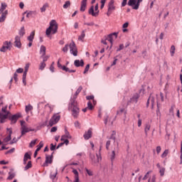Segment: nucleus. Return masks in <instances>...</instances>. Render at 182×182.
Instances as JSON below:
<instances>
[{
  "mask_svg": "<svg viewBox=\"0 0 182 182\" xmlns=\"http://www.w3.org/2000/svg\"><path fill=\"white\" fill-rule=\"evenodd\" d=\"M56 174H58V170H55L53 173L50 174V178L54 180L56 178Z\"/></svg>",
  "mask_w": 182,
  "mask_h": 182,
  "instance_id": "obj_42",
  "label": "nucleus"
},
{
  "mask_svg": "<svg viewBox=\"0 0 182 182\" xmlns=\"http://www.w3.org/2000/svg\"><path fill=\"white\" fill-rule=\"evenodd\" d=\"M85 171L87 172L88 176H93V171H92L91 170L87 169V168H85Z\"/></svg>",
  "mask_w": 182,
  "mask_h": 182,
  "instance_id": "obj_51",
  "label": "nucleus"
},
{
  "mask_svg": "<svg viewBox=\"0 0 182 182\" xmlns=\"http://www.w3.org/2000/svg\"><path fill=\"white\" fill-rule=\"evenodd\" d=\"M65 139H72V136L69 134V132H66L65 134L61 137V140L63 141Z\"/></svg>",
  "mask_w": 182,
  "mask_h": 182,
  "instance_id": "obj_28",
  "label": "nucleus"
},
{
  "mask_svg": "<svg viewBox=\"0 0 182 182\" xmlns=\"http://www.w3.org/2000/svg\"><path fill=\"white\" fill-rule=\"evenodd\" d=\"M20 36H23L25 35V27H21L20 31H19Z\"/></svg>",
  "mask_w": 182,
  "mask_h": 182,
  "instance_id": "obj_41",
  "label": "nucleus"
},
{
  "mask_svg": "<svg viewBox=\"0 0 182 182\" xmlns=\"http://www.w3.org/2000/svg\"><path fill=\"white\" fill-rule=\"evenodd\" d=\"M155 102L156 100L154 99V97L152 95H151L148 99L146 106L149 107V104L151 103L152 107H154Z\"/></svg>",
  "mask_w": 182,
  "mask_h": 182,
  "instance_id": "obj_19",
  "label": "nucleus"
},
{
  "mask_svg": "<svg viewBox=\"0 0 182 182\" xmlns=\"http://www.w3.org/2000/svg\"><path fill=\"white\" fill-rule=\"evenodd\" d=\"M151 127V126L149 124H146L145 125L144 133H145L146 137H147L149 136V132H150Z\"/></svg>",
  "mask_w": 182,
  "mask_h": 182,
  "instance_id": "obj_23",
  "label": "nucleus"
},
{
  "mask_svg": "<svg viewBox=\"0 0 182 182\" xmlns=\"http://www.w3.org/2000/svg\"><path fill=\"white\" fill-rule=\"evenodd\" d=\"M114 11H116V6H114V0H110V1L108 3L107 16H110L111 14H113Z\"/></svg>",
  "mask_w": 182,
  "mask_h": 182,
  "instance_id": "obj_6",
  "label": "nucleus"
},
{
  "mask_svg": "<svg viewBox=\"0 0 182 182\" xmlns=\"http://www.w3.org/2000/svg\"><path fill=\"white\" fill-rule=\"evenodd\" d=\"M166 171V168H160L159 169V173L161 177H163V176H164V173Z\"/></svg>",
  "mask_w": 182,
  "mask_h": 182,
  "instance_id": "obj_43",
  "label": "nucleus"
},
{
  "mask_svg": "<svg viewBox=\"0 0 182 182\" xmlns=\"http://www.w3.org/2000/svg\"><path fill=\"white\" fill-rule=\"evenodd\" d=\"M69 48H70V52L71 55H73V56H77V48H76V44L75 43V42L72 41L69 45Z\"/></svg>",
  "mask_w": 182,
  "mask_h": 182,
  "instance_id": "obj_9",
  "label": "nucleus"
},
{
  "mask_svg": "<svg viewBox=\"0 0 182 182\" xmlns=\"http://www.w3.org/2000/svg\"><path fill=\"white\" fill-rule=\"evenodd\" d=\"M60 120V115L59 114H55L51 119H50L49 124L50 126H53Z\"/></svg>",
  "mask_w": 182,
  "mask_h": 182,
  "instance_id": "obj_8",
  "label": "nucleus"
},
{
  "mask_svg": "<svg viewBox=\"0 0 182 182\" xmlns=\"http://www.w3.org/2000/svg\"><path fill=\"white\" fill-rule=\"evenodd\" d=\"M32 168V161H28L27 165L24 167V171H26V170H29V168Z\"/></svg>",
  "mask_w": 182,
  "mask_h": 182,
  "instance_id": "obj_32",
  "label": "nucleus"
},
{
  "mask_svg": "<svg viewBox=\"0 0 182 182\" xmlns=\"http://www.w3.org/2000/svg\"><path fill=\"white\" fill-rule=\"evenodd\" d=\"M21 137H22V136H24V134H26V133H29V132H33V129L28 128L26 126V122H25V121H21Z\"/></svg>",
  "mask_w": 182,
  "mask_h": 182,
  "instance_id": "obj_4",
  "label": "nucleus"
},
{
  "mask_svg": "<svg viewBox=\"0 0 182 182\" xmlns=\"http://www.w3.org/2000/svg\"><path fill=\"white\" fill-rule=\"evenodd\" d=\"M68 50H69V45L66 44L63 48V52L66 53H68Z\"/></svg>",
  "mask_w": 182,
  "mask_h": 182,
  "instance_id": "obj_47",
  "label": "nucleus"
},
{
  "mask_svg": "<svg viewBox=\"0 0 182 182\" xmlns=\"http://www.w3.org/2000/svg\"><path fill=\"white\" fill-rule=\"evenodd\" d=\"M87 109H89L90 110H92L93 109V105L92 104L91 101H89L87 102Z\"/></svg>",
  "mask_w": 182,
  "mask_h": 182,
  "instance_id": "obj_45",
  "label": "nucleus"
},
{
  "mask_svg": "<svg viewBox=\"0 0 182 182\" xmlns=\"http://www.w3.org/2000/svg\"><path fill=\"white\" fill-rule=\"evenodd\" d=\"M122 113H124V116L127 114L124 108H121L117 112V114H119V116L122 115Z\"/></svg>",
  "mask_w": 182,
  "mask_h": 182,
  "instance_id": "obj_26",
  "label": "nucleus"
},
{
  "mask_svg": "<svg viewBox=\"0 0 182 182\" xmlns=\"http://www.w3.org/2000/svg\"><path fill=\"white\" fill-rule=\"evenodd\" d=\"M45 109H49L50 112H52L53 110V108L49 105V104L46 105Z\"/></svg>",
  "mask_w": 182,
  "mask_h": 182,
  "instance_id": "obj_55",
  "label": "nucleus"
},
{
  "mask_svg": "<svg viewBox=\"0 0 182 182\" xmlns=\"http://www.w3.org/2000/svg\"><path fill=\"white\" fill-rule=\"evenodd\" d=\"M33 38H35V31H32L30 36L28 37L29 41L33 42Z\"/></svg>",
  "mask_w": 182,
  "mask_h": 182,
  "instance_id": "obj_29",
  "label": "nucleus"
},
{
  "mask_svg": "<svg viewBox=\"0 0 182 182\" xmlns=\"http://www.w3.org/2000/svg\"><path fill=\"white\" fill-rule=\"evenodd\" d=\"M40 54L41 55V56H45V55H46V47H45V46H41Z\"/></svg>",
  "mask_w": 182,
  "mask_h": 182,
  "instance_id": "obj_24",
  "label": "nucleus"
},
{
  "mask_svg": "<svg viewBox=\"0 0 182 182\" xmlns=\"http://www.w3.org/2000/svg\"><path fill=\"white\" fill-rule=\"evenodd\" d=\"M92 134V129L90 128V129H88V131L86 132L84 134V135H83V137H84L85 140H89V139H91Z\"/></svg>",
  "mask_w": 182,
  "mask_h": 182,
  "instance_id": "obj_16",
  "label": "nucleus"
},
{
  "mask_svg": "<svg viewBox=\"0 0 182 182\" xmlns=\"http://www.w3.org/2000/svg\"><path fill=\"white\" fill-rule=\"evenodd\" d=\"M23 83L24 85V86H26V75L23 74Z\"/></svg>",
  "mask_w": 182,
  "mask_h": 182,
  "instance_id": "obj_54",
  "label": "nucleus"
},
{
  "mask_svg": "<svg viewBox=\"0 0 182 182\" xmlns=\"http://www.w3.org/2000/svg\"><path fill=\"white\" fill-rule=\"evenodd\" d=\"M140 2H143V0H137L136 6L134 7V9H135L136 11L139 9L140 6Z\"/></svg>",
  "mask_w": 182,
  "mask_h": 182,
  "instance_id": "obj_36",
  "label": "nucleus"
},
{
  "mask_svg": "<svg viewBox=\"0 0 182 182\" xmlns=\"http://www.w3.org/2000/svg\"><path fill=\"white\" fill-rule=\"evenodd\" d=\"M73 173L75 174L74 178H79V172H77V170L73 169Z\"/></svg>",
  "mask_w": 182,
  "mask_h": 182,
  "instance_id": "obj_38",
  "label": "nucleus"
},
{
  "mask_svg": "<svg viewBox=\"0 0 182 182\" xmlns=\"http://www.w3.org/2000/svg\"><path fill=\"white\" fill-rule=\"evenodd\" d=\"M82 89L83 87H82V86H80L78 87V89L75 92V95L73 98H71L68 106V110L71 112L72 116H73L74 119H77V117H79L80 109H79V106L77 105V102H76V99H77V96L79 95V93L82 92Z\"/></svg>",
  "mask_w": 182,
  "mask_h": 182,
  "instance_id": "obj_1",
  "label": "nucleus"
},
{
  "mask_svg": "<svg viewBox=\"0 0 182 182\" xmlns=\"http://www.w3.org/2000/svg\"><path fill=\"white\" fill-rule=\"evenodd\" d=\"M31 110H33V107L31 105H26V112L29 113Z\"/></svg>",
  "mask_w": 182,
  "mask_h": 182,
  "instance_id": "obj_30",
  "label": "nucleus"
},
{
  "mask_svg": "<svg viewBox=\"0 0 182 182\" xmlns=\"http://www.w3.org/2000/svg\"><path fill=\"white\" fill-rule=\"evenodd\" d=\"M70 6V2L69 1H65V4L63 5L64 9H68Z\"/></svg>",
  "mask_w": 182,
  "mask_h": 182,
  "instance_id": "obj_40",
  "label": "nucleus"
},
{
  "mask_svg": "<svg viewBox=\"0 0 182 182\" xmlns=\"http://www.w3.org/2000/svg\"><path fill=\"white\" fill-rule=\"evenodd\" d=\"M160 151H161V146H156L157 154H160Z\"/></svg>",
  "mask_w": 182,
  "mask_h": 182,
  "instance_id": "obj_60",
  "label": "nucleus"
},
{
  "mask_svg": "<svg viewBox=\"0 0 182 182\" xmlns=\"http://www.w3.org/2000/svg\"><path fill=\"white\" fill-rule=\"evenodd\" d=\"M176 51V47L174 46H171V56L174 55V52Z\"/></svg>",
  "mask_w": 182,
  "mask_h": 182,
  "instance_id": "obj_49",
  "label": "nucleus"
},
{
  "mask_svg": "<svg viewBox=\"0 0 182 182\" xmlns=\"http://www.w3.org/2000/svg\"><path fill=\"white\" fill-rule=\"evenodd\" d=\"M60 120V115L59 114H55L51 119H50L49 124L50 126H53Z\"/></svg>",
  "mask_w": 182,
  "mask_h": 182,
  "instance_id": "obj_7",
  "label": "nucleus"
},
{
  "mask_svg": "<svg viewBox=\"0 0 182 182\" xmlns=\"http://www.w3.org/2000/svg\"><path fill=\"white\" fill-rule=\"evenodd\" d=\"M114 39H117V33H111L108 35V36L107 37L106 40L110 42L111 43L110 48L113 46V41H114Z\"/></svg>",
  "mask_w": 182,
  "mask_h": 182,
  "instance_id": "obj_11",
  "label": "nucleus"
},
{
  "mask_svg": "<svg viewBox=\"0 0 182 182\" xmlns=\"http://www.w3.org/2000/svg\"><path fill=\"white\" fill-rule=\"evenodd\" d=\"M86 99H87V100H93L95 99V96H93V95L87 96Z\"/></svg>",
  "mask_w": 182,
  "mask_h": 182,
  "instance_id": "obj_61",
  "label": "nucleus"
},
{
  "mask_svg": "<svg viewBox=\"0 0 182 182\" xmlns=\"http://www.w3.org/2000/svg\"><path fill=\"white\" fill-rule=\"evenodd\" d=\"M100 151H102V146H100L99 154H96L98 162L102 160V154H100Z\"/></svg>",
  "mask_w": 182,
  "mask_h": 182,
  "instance_id": "obj_27",
  "label": "nucleus"
},
{
  "mask_svg": "<svg viewBox=\"0 0 182 182\" xmlns=\"http://www.w3.org/2000/svg\"><path fill=\"white\" fill-rule=\"evenodd\" d=\"M74 65L76 68H80V66L82 68V66H85V62L83 60H75L74 61Z\"/></svg>",
  "mask_w": 182,
  "mask_h": 182,
  "instance_id": "obj_17",
  "label": "nucleus"
},
{
  "mask_svg": "<svg viewBox=\"0 0 182 182\" xmlns=\"http://www.w3.org/2000/svg\"><path fill=\"white\" fill-rule=\"evenodd\" d=\"M58 33V23H56V21L52 20L50 22V26L46 29V35L47 36H49L50 33L52 35H55V33Z\"/></svg>",
  "mask_w": 182,
  "mask_h": 182,
  "instance_id": "obj_2",
  "label": "nucleus"
},
{
  "mask_svg": "<svg viewBox=\"0 0 182 182\" xmlns=\"http://www.w3.org/2000/svg\"><path fill=\"white\" fill-rule=\"evenodd\" d=\"M150 173H151V171H148L147 173H146V174L144 176V178H142V180H147V178H148V176H149V174Z\"/></svg>",
  "mask_w": 182,
  "mask_h": 182,
  "instance_id": "obj_59",
  "label": "nucleus"
},
{
  "mask_svg": "<svg viewBox=\"0 0 182 182\" xmlns=\"http://www.w3.org/2000/svg\"><path fill=\"white\" fill-rule=\"evenodd\" d=\"M110 141H107L106 143V149L107 150H109V147L110 146Z\"/></svg>",
  "mask_w": 182,
  "mask_h": 182,
  "instance_id": "obj_64",
  "label": "nucleus"
},
{
  "mask_svg": "<svg viewBox=\"0 0 182 182\" xmlns=\"http://www.w3.org/2000/svg\"><path fill=\"white\" fill-rule=\"evenodd\" d=\"M52 161H53V153H52L51 156H46V162L44 164V166L48 167V164H52Z\"/></svg>",
  "mask_w": 182,
  "mask_h": 182,
  "instance_id": "obj_12",
  "label": "nucleus"
},
{
  "mask_svg": "<svg viewBox=\"0 0 182 182\" xmlns=\"http://www.w3.org/2000/svg\"><path fill=\"white\" fill-rule=\"evenodd\" d=\"M9 177L7 178L8 180H12V178H14V177H15V173L9 172Z\"/></svg>",
  "mask_w": 182,
  "mask_h": 182,
  "instance_id": "obj_44",
  "label": "nucleus"
},
{
  "mask_svg": "<svg viewBox=\"0 0 182 182\" xmlns=\"http://www.w3.org/2000/svg\"><path fill=\"white\" fill-rule=\"evenodd\" d=\"M1 16L0 17V23L2 22H5V20L6 19V16L8 15V10L4 11V13H1Z\"/></svg>",
  "mask_w": 182,
  "mask_h": 182,
  "instance_id": "obj_21",
  "label": "nucleus"
},
{
  "mask_svg": "<svg viewBox=\"0 0 182 182\" xmlns=\"http://www.w3.org/2000/svg\"><path fill=\"white\" fill-rule=\"evenodd\" d=\"M139 97H140V95L135 93L132 97L130 98V100L128 103H137L139 101Z\"/></svg>",
  "mask_w": 182,
  "mask_h": 182,
  "instance_id": "obj_14",
  "label": "nucleus"
},
{
  "mask_svg": "<svg viewBox=\"0 0 182 182\" xmlns=\"http://www.w3.org/2000/svg\"><path fill=\"white\" fill-rule=\"evenodd\" d=\"M21 117V114H16L13 115L11 117V123L13 124L16 123V122H18V119H20Z\"/></svg>",
  "mask_w": 182,
  "mask_h": 182,
  "instance_id": "obj_18",
  "label": "nucleus"
},
{
  "mask_svg": "<svg viewBox=\"0 0 182 182\" xmlns=\"http://www.w3.org/2000/svg\"><path fill=\"white\" fill-rule=\"evenodd\" d=\"M87 5V0H82L81 2V7H80L81 12H85V11H86Z\"/></svg>",
  "mask_w": 182,
  "mask_h": 182,
  "instance_id": "obj_20",
  "label": "nucleus"
},
{
  "mask_svg": "<svg viewBox=\"0 0 182 182\" xmlns=\"http://www.w3.org/2000/svg\"><path fill=\"white\" fill-rule=\"evenodd\" d=\"M14 80L16 82H18V74L16 73H15L14 75Z\"/></svg>",
  "mask_w": 182,
  "mask_h": 182,
  "instance_id": "obj_62",
  "label": "nucleus"
},
{
  "mask_svg": "<svg viewBox=\"0 0 182 182\" xmlns=\"http://www.w3.org/2000/svg\"><path fill=\"white\" fill-rule=\"evenodd\" d=\"M42 147H43V142L41 141L39 144L37 146L36 151H39L41 149H42Z\"/></svg>",
  "mask_w": 182,
  "mask_h": 182,
  "instance_id": "obj_39",
  "label": "nucleus"
},
{
  "mask_svg": "<svg viewBox=\"0 0 182 182\" xmlns=\"http://www.w3.org/2000/svg\"><path fill=\"white\" fill-rule=\"evenodd\" d=\"M99 4H97L95 6H91L90 9L88 10L89 15H91L92 16H99Z\"/></svg>",
  "mask_w": 182,
  "mask_h": 182,
  "instance_id": "obj_5",
  "label": "nucleus"
},
{
  "mask_svg": "<svg viewBox=\"0 0 182 182\" xmlns=\"http://www.w3.org/2000/svg\"><path fill=\"white\" fill-rule=\"evenodd\" d=\"M6 109H8V106H5L1 108V112L4 114L0 112V123H5V120H6V119H8V116L11 114V112L6 111Z\"/></svg>",
  "mask_w": 182,
  "mask_h": 182,
  "instance_id": "obj_3",
  "label": "nucleus"
},
{
  "mask_svg": "<svg viewBox=\"0 0 182 182\" xmlns=\"http://www.w3.org/2000/svg\"><path fill=\"white\" fill-rule=\"evenodd\" d=\"M128 5L132 6V9H136L134 7L137 5V0H129Z\"/></svg>",
  "mask_w": 182,
  "mask_h": 182,
  "instance_id": "obj_22",
  "label": "nucleus"
},
{
  "mask_svg": "<svg viewBox=\"0 0 182 182\" xmlns=\"http://www.w3.org/2000/svg\"><path fill=\"white\" fill-rule=\"evenodd\" d=\"M7 132H9V135L6 138H4V143H8L9 141H11L12 139V128H7Z\"/></svg>",
  "mask_w": 182,
  "mask_h": 182,
  "instance_id": "obj_13",
  "label": "nucleus"
},
{
  "mask_svg": "<svg viewBox=\"0 0 182 182\" xmlns=\"http://www.w3.org/2000/svg\"><path fill=\"white\" fill-rule=\"evenodd\" d=\"M89 69H90V65L87 64L85 67V69L84 70V74L87 73V72H89Z\"/></svg>",
  "mask_w": 182,
  "mask_h": 182,
  "instance_id": "obj_53",
  "label": "nucleus"
},
{
  "mask_svg": "<svg viewBox=\"0 0 182 182\" xmlns=\"http://www.w3.org/2000/svg\"><path fill=\"white\" fill-rule=\"evenodd\" d=\"M124 48V46L123 44H120L119 48L117 50V52H120V50H122Z\"/></svg>",
  "mask_w": 182,
  "mask_h": 182,
  "instance_id": "obj_58",
  "label": "nucleus"
},
{
  "mask_svg": "<svg viewBox=\"0 0 182 182\" xmlns=\"http://www.w3.org/2000/svg\"><path fill=\"white\" fill-rule=\"evenodd\" d=\"M28 70H29V64L26 65L25 71L23 72V75H25V73H26V75L28 73Z\"/></svg>",
  "mask_w": 182,
  "mask_h": 182,
  "instance_id": "obj_52",
  "label": "nucleus"
},
{
  "mask_svg": "<svg viewBox=\"0 0 182 182\" xmlns=\"http://www.w3.org/2000/svg\"><path fill=\"white\" fill-rule=\"evenodd\" d=\"M14 46H16V48H18L19 49L20 48H22V43H21V37H19L18 36H16L15 38Z\"/></svg>",
  "mask_w": 182,
  "mask_h": 182,
  "instance_id": "obj_15",
  "label": "nucleus"
},
{
  "mask_svg": "<svg viewBox=\"0 0 182 182\" xmlns=\"http://www.w3.org/2000/svg\"><path fill=\"white\" fill-rule=\"evenodd\" d=\"M41 58H43V63H45V62H46V60H48V59H49V56H48V55H46V56L41 55Z\"/></svg>",
  "mask_w": 182,
  "mask_h": 182,
  "instance_id": "obj_56",
  "label": "nucleus"
},
{
  "mask_svg": "<svg viewBox=\"0 0 182 182\" xmlns=\"http://www.w3.org/2000/svg\"><path fill=\"white\" fill-rule=\"evenodd\" d=\"M12 48V44L11 41H5L3 44V46L0 49L1 52H6L7 50H11Z\"/></svg>",
  "mask_w": 182,
  "mask_h": 182,
  "instance_id": "obj_10",
  "label": "nucleus"
},
{
  "mask_svg": "<svg viewBox=\"0 0 182 182\" xmlns=\"http://www.w3.org/2000/svg\"><path fill=\"white\" fill-rule=\"evenodd\" d=\"M45 68H46V63H41L40 65H39V70H43L45 69Z\"/></svg>",
  "mask_w": 182,
  "mask_h": 182,
  "instance_id": "obj_35",
  "label": "nucleus"
},
{
  "mask_svg": "<svg viewBox=\"0 0 182 182\" xmlns=\"http://www.w3.org/2000/svg\"><path fill=\"white\" fill-rule=\"evenodd\" d=\"M168 154V150L166 149L164 151V153L161 154L162 159H164V157H167V155Z\"/></svg>",
  "mask_w": 182,
  "mask_h": 182,
  "instance_id": "obj_48",
  "label": "nucleus"
},
{
  "mask_svg": "<svg viewBox=\"0 0 182 182\" xmlns=\"http://www.w3.org/2000/svg\"><path fill=\"white\" fill-rule=\"evenodd\" d=\"M36 141H38V139H35L31 141V143L29 144L28 147H33L36 144Z\"/></svg>",
  "mask_w": 182,
  "mask_h": 182,
  "instance_id": "obj_37",
  "label": "nucleus"
},
{
  "mask_svg": "<svg viewBox=\"0 0 182 182\" xmlns=\"http://www.w3.org/2000/svg\"><path fill=\"white\" fill-rule=\"evenodd\" d=\"M31 156H32V152H31V151L26 152L24 154V157L28 160H31L32 159V157Z\"/></svg>",
  "mask_w": 182,
  "mask_h": 182,
  "instance_id": "obj_31",
  "label": "nucleus"
},
{
  "mask_svg": "<svg viewBox=\"0 0 182 182\" xmlns=\"http://www.w3.org/2000/svg\"><path fill=\"white\" fill-rule=\"evenodd\" d=\"M8 6V5L6 4V3H1V6L0 8V14H4V11H5V9H6V7Z\"/></svg>",
  "mask_w": 182,
  "mask_h": 182,
  "instance_id": "obj_25",
  "label": "nucleus"
},
{
  "mask_svg": "<svg viewBox=\"0 0 182 182\" xmlns=\"http://www.w3.org/2000/svg\"><path fill=\"white\" fill-rule=\"evenodd\" d=\"M116 157V151H112V154H111V161H113Z\"/></svg>",
  "mask_w": 182,
  "mask_h": 182,
  "instance_id": "obj_46",
  "label": "nucleus"
},
{
  "mask_svg": "<svg viewBox=\"0 0 182 182\" xmlns=\"http://www.w3.org/2000/svg\"><path fill=\"white\" fill-rule=\"evenodd\" d=\"M21 136L18 137V139L16 138H14L11 142L10 144H14V143H16L18 141V140H19V139H21Z\"/></svg>",
  "mask_w": 182,
  "mask_h": 182,
  "instance_id": "obj_50",
  "label": "nucleus"
},
{
  "mask_svg": "<svg viewBox=\"0 0 182 182\" xmlns=\"http://www.w3.org/2000/svg\"><path fill=\"white\" fill-rule=\"evenodd\" d=\"M65 72H68L69 73H75V72H76V70H70L69 68H65Z\"/></svg>",
  "mask_w": 182,
  "mask_h": 182,
  "instance_id": "obj_57",
  "label": "nucleus"
},
{
  "mask_svg": "<svg viewBox=\"0 0 182 182\" xmlns=\"http://www.w3.org/2000/svg\"><path fill=\"white\" fill-rule=\"evenodd\" d=\"M50 70L53 73L55 72V67L53 66V63L51 64L50 67Z\"/></svg>",
  "mask_w": 182,
  "mask_h": 182,
  "instance_id": "obj_63",
  "label": "nucleus"
},
{
  "mask_svg": "<svg viewBox=\"0 0 182 182\" xmlns=\"http://www.w3.org/2000/svg\"><path fill=\"white\" fill-rule=\"evenodd\" d=\"M49 8V4L46 3L43 7L41 8V12H45L46 11V9Z\"/></svg>",
  "mask_w": 182,
  "mask_h": 182,
  "instance_id": "obj_33",
  "label": "nucleus"
},
{
  "mask_svg": "<svg viewBox=\"0 0 182 182\" xmlns=\"http://www.w3.org/2000/svg\"><path fill=\"white\" fill-rule=\"evenodd\" d=\"M85 36H86L85 31H82L81 35L78 38V41H83V39H85Z\"/></svg>",
  "mask_w": 182,
  "mask_h": 182,
  "instance_id": "obj_34",
  "label": "nucleus"
}]
</instances>
